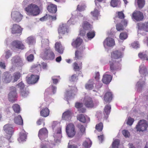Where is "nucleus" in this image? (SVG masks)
<instances>
[{"instance_id":"1","label":"nucleus","mask_w":148,"mask_h":148,"mask_svg":"<svg viewBox=\"0 0 148 148\" xmlns=\"http://www.w3.org/2000/svg\"><path fill=\"white\" fill-rule=\"evenodd\" d=\"M25 10L27 14L33 16H36L40 13V10L38 6L32 3L29 5L27 7L25 8Z\"/></svg>"},{"instance_id":"2","label":"nucleus","mask_w":148,"mask_h":148,"mask_svg":"<svg viewBox=\"0 0 148 148\" xmlns=\"http://www.w3.org/2000/svg\"><path fill=\"white\" fill-rule=\"evenodd\" d=\"M41 57L44 60H53L55 58L54 52L49 47L45 49L40 54Z\"/></svg>"},{"instance_id":"3","label":"nucleus","mask_w":148,"mask_h":148,"mask_svg":"<svg viewBox=\"0 0 148 148\" xmlns=\"http://www.w3.org/2000/svg\"><path fill=\"white\" fill-rule=\"evenodd\" d=\"M148 127V124L147 121L145 120L140 121L136 127L137 131L143 132L146 131Z\"/></svg>"},{"instance_id":"4","label":"nucleus","mask_w":148,"mask_h":148,"mask_svg":"<svg viewBox=\"0 0 148 148\" xmlns=\"http://www.w3.org/2000/svg\"><path fill=\"white\" fill-rule=\"evenodd\" d=\"M10 90L8 95V99L9 101L13 103L16 100L17 97L16 88L13 86L10 87Z\"/></svg>"},{"instance_id":"5","label":"nucleus","mask_w":148,"mask_h":148,"mask_svg":"<svg viewBox=\"0 0 148 148\" xmlns=\"http://www.w3.org/2000/svg\"><path fill=\"white\" fill-rule=\"evenodd\" d=\"M110 71L112 72L117 71L121 69L120 64L116 61L112 60L109 61Z\"/></svg>"},{"instance_id":"6","label":"nucleus","mask_w":148,"mask_h":148,"mask_svg":"<svg viewBox=\"0 0 148 148\" xmlns=\"http://www.w3.org/2000/svg\"><path fill=\"white\" fill-rule=\"evenodd\" d=\"M84 105L87 108H92L94 106V103L92 98L89 96L85 97L84 99Z\"/></svg>"},{"instance_id":"7","label":"nucleus","mask_w":148,"mask_h":148,"mask_svg":"<svg viewBox=\"0 0 148 148\" xmlns=\"http://www.w3.org/2000/svg\"><path fill=\"white\" fill-rule=\"evenodd\" d=\"M59 34L60 35L67 34L69 32V30L68 26L66 24L60 25L58 29Z\"/></svg>"},{"instance_id":"8","label":"nucleus","mask_w":148,"mask_h":148,"mask_svg":"<svg viewBox=\"0 0 148 148\" xmlns=\"http://www.w3.org/2000/svg\"><path fill=\"white\" fill-rule=\"evenodd\" d=\"M12 64L16 66L23 65V60L21 57L19 56H15L12 57L11 59Z\"/></svg>"},{"instance_id":"9","label":"nucleus","mask_w":148,"mask_h":148,"mask_svg":"<svg viewBox=\"0 0 148 148\" xmlns=\"http://www.w3.org/2000/svg\"><path fill=\"white\" fill-rule=\"evenodd\" d=\"M26 81L29 84H33L38 82L39 77L38 75L32 74L30 77H26Z\"/></svg>"},{"instance_id":"10","label":"nucleus","mask_w":148,"mask_h":148,"mask_svg":"<svg viewBox=\"0 0 148 148\" xmlns=\"http://www.w3.org/2000/svg\"><path fill=\"white\" fill-rule=\"evenodd\" d=\"M11 15L12 19L17 22L20 21L23 17V15L20 12L17 11L12 12Z\"/></svg>"},{"instance_id":"11","label":"nucleus","mask_w":148,"mask_h":148,"mask_svg":"<svg viewBox=\"0 0 148 148\" xmlns=\"http://www.w3.org/2000/svg\"><path fill=\"white\" fill-rule=\"evenodd\" d=\"M132 18L137 21H139L143 20L144 16L141 12L135 10L132 13Z\"/></svg>"},{"instance_id":"12","label":"nucleus","mask_w":148,"mask_h":148,"mask_svg":"<svg viewBox=\"0 0 148 148\" xmlns=\"http://www.w3.org/2000/svg\"><path fill=\"white\" fill-rule=\"evenodd\" d=\"M11 47L13 49H23L25 48V46L21 41L15 40L13 41L11 44Z\"/></svg>"},{"instance_id":"13","label":"nucleus","mask_w":148,"mask_h":148,"mask_svg":"<svg viewBox=\"0 0 148 148\" xmlns=\"http://www.w3.org/2000/svg\"><path fill=\"white\" fill-rule=\"evenodd\" d=\"M48 132L45 128L40 129L38 132V136L41 140H43L47 138L48 137Z\"/></svg>"},{"instance_id":"14","label":"nucleus","mask_w":148,"mask_h":148,"mask_svg":"<svg viewBox=\"0 0 148 148\" xmlns=\"http://www.w3.org/2000/svg\"><path fill=\"white\" fill-rule=\"evenodd\" d=\"M85 49V46L82 45L79 48V50H76L75 52V57L74 58L75 60H81L82 58V53L83 51Z\"/></svg>"},{"instance_id":"15","label":"nucleus","mask_w":148,"mask_h":148,"mask_svg":"<svg viewBox=\"0 0 148 148\" xmlns=\"http://www.w3.org/2000/svg\"><path fill=\"white\" fill-rule=\"evenodd\" d=\"M3 130L5 132L9 135V137H7V138L10 139L13 132V127L12 125L8 124L5 125L3 127Z\"/></svg>"},{"instance_id":"16","label":"nucleus","mask_w":148,"mask_h":148,"mask_svg":"<svg viewBox=\"0 0 148 148\" xmlns=\"http://www.w3.org/2000/svg\"><path fill=\"white\" fill-rule=\"evenodd\" d=\"M127 24V21L126 20H122L121 23H117L116 25V27L117 31H121L124 29V27H125Z\"/></svg>"},{"instance_id":"17","label":"nucleus","mask_w":148,"mask_h":148,"mask_svg":"<svg viewBox=\"0 0 148 148\" xmlns=\"http://www.w3.org/2000/svg\"><path fill=\"white\" fill-rule=\"evenodd\" d=\"M139 73L141 77H144L145 81V77L148 75V73L147 69L144 65L142 64L139 66Z\"/></svg>"},{"instance_id":"18","label":"nucleus","mask_w":148,"mask_h":148,"mask_svg":"<svg viewBox=\"0 0 148 148\" xmlns=\"http://www.w3.org/2000/svg\"><path fill=\"white\" fill-rule=\"evenodd\" d=\"M137 25L138 30L148 32V21L144 23H137Z\"/></svg>"},{"instance_id":"19","label":"nucleus","mask_w":148,"mask_h":148,"mask_svg":"<svg viewBox=\"0 0 148 148\" xmlns=\"http://www.w3.org/2000/svg\"><path fill=\"white\" fill-rule=\"evenodd\" d=\"M12 79V76L8 72H4L2 75V80L3 82L5 83L10 82Z\"/></svg>"},{"instance_id":"20","label":"nucleus","mask_w":148,"mask_h":148,"mask_svg":"<svg viewBox=\"0 0 148 148\" xmlns=\"http://www.w3.org/2000/svg\"><path fill=\"white\" fill-rule=\"evenodd\" d=\"M11 29V32L12 34L21 33L23 29L20 26L17 24H13Z\"/></svg>"},{"instance_id":"21","label":"nucleus","mask_w":148,"mask_h":148,"mask_svg":"<svg viewBox=\"0 0 148 148\" xmlns=\"http://www.w3.org/2000/svg\"><path fill=\"white\" fill-rule=\"evenodd\" d=\"M83 42L82 39L79 38H77L73 40L71 43V45L74 48L78 49L82 45Z\"/></svg>"},{"instance_id":"22","label":"nucleus","mask_w":148,"mask_h":148,"mask_svg":"<svg viewBox=\"0 0 148 148\" xmlns=\"http://www.w3.org/2000/svg\"><path fill=\"white\" fill-rule=\"evenodd\" d=\"M122 57V53L121 51L116 50L113 51L111 53L112 60L114 59L121 58Z\"/></svg>"},{"instance_id":"23","label":"nucleus","mask_w":148,"mask_h":148,"mask_svg":"<svg viewBox=\"0 0 148 148\" xmlns=\"http://www.w3.org/2000/svg\"><path fill=\"white\" fill-rule=\"evenodd\" d=\"M47 9L49 12L55 14L56 13L57 10V6L55 4L49 3L48 5Z\"/></svg>"},{"instance_id":"24","label":"nucleus","mask_w":148,"mask_h":148,"mask_svg":"<svg viewBox=\"0 0 148 148\" xmlns=\"http://www.w3.org/2000/svg\"><path fill=\"white\" fill-rule=\"evenodd\" d=\"M104 45H105L110 47L114 46L115 45V42L114 39L109 37L107 38L104 41Z\"/></svg>"},{"instance_id":"25","label":"nucleus","mask_w":148,"mask_h":148,"mask_svg":"<svg viewBox=\"0 0 148 148\" xmlns=\"http://www.w3.org/2000/svg\"><path fill=\"white\" fill-rule=\"evenodd\" d=\"M113 95L112 92L108 91L106 92L104 97V100L107 103H110L112 100Z\"/></svg>"},{"instance_id":"26","label":"nucleus","mask_w":148,"mask_h":148,"mask_svg":"<svg viewBox=\"0 0 148 148\" xmlns=\"http://www.w3.org/2000/svg\"><path fill=\"white\" fill-rule=\"evenodd\" d=\"M55 49L56 51L60 54L63 53L64 49L62 46L60 42H57L55 44Z\"/></svg>"},{"instance_id":"27","label":"nucleus","mask_w":148,"mask_h":148,"mask_svg":"<svg viewBox=\"0 0 148 148\" xmlns=\"http://www.w3.org/2000/svg\"><path fill=\"white\" fill-rule=\"evenodd\" d=\"M112 77L110 75L104 74L103 76L102 81L104 84H109L112 80Z\"/></svg>"},{"instance_id":"28","label":"nucleus","mask_w":148,"mask_h":148,"mask_svg":"<svg viewBox=\"0 0 148 148\" xmlns=\"http://www.w3.org/2000/svg\"><path fill=\"white\" fill-rule=\"evenodd\" d=\"M49 110L48 108H43L40 111V115L43 117H46L49 115Z\"/></svg>"},{"instance_id":"29","label":"nucleus","mask_w":148,"mask_h":148,"mask_svg":"<svg viewBox=\"0 0 148 148\" xmlns=\"http://www.w3.org/2000/svg\"><path fill=\"white\" fill-rule=\"evenodd\" d=\"M27 134L24 131H22L20 134L19 137L18 138V141L19 142L25 141L27 138Z\"/></svg>"},{"instance_id":"30","label":"nucleus","mask_w":148,"mask_h":148,"mask_svg":"<svg viewBox=\"0 0 148 148\" xmlns=\"http://www.w3.org/2000/svg\"><path fill=\"white\" fill-rule=\"evenodd\" d=\"M84 30H90L92 28V25L87 21L83 22L82 25Z\"/></svg>"},{"instance_id":"31","label":"nucleus","mask_w":148,"mask_h":148,"mask_svg":"<svg viewBox=\"0 0 148 148\" xmlns=\"http://www.w3.org/2000/svg\"><path fill=\"white\" fill-rule=\"evenodd\" d=\"M14 123L20 125L23 124V120L20 115L15 117L14 119Z\"/></svg>"},{"instance_id":"32","label":"nucleus","mask_w":148,"mask_h":148,"mask_svg":"<svg viewBox=\"0 0 148 148\" xmlns=\"http://www.w3.org/2000/svg\"><path fill=\"white\" fill-rule=\"evenodd\" d=\"M138 56L142 59L148 60V53L147 51L145 52L139 53L138 54Z\"/></svg>"},{"instance_id":"33","label":"nucleus","mask_w":148,"mask_h":148,"mask_svg":"<svg viewBox=\"0 0 148 148\" xmlns=\"http://www.w3.org/2000/svg\"><path fill=\"white\" fill-rule=\"evenodd\" d=\"M71 111L69 110H67L63 113L62 118L66 120L71 117Z\"/></svg>"},{"instance_id":"34","label":"nucleus","mask_w":148,"mask_h":148,"mask_svg":"<svg viewBox=\"0 0 148 148\" xmlns=\"http://www.w3.org/2000/svg\"><path fill=\"white\" fill-rule=\"evenodd\" d=\"M95 36V32L94 30L90 31L86 34V36L88 39L91 40Z\"/></svg>"},{"instance_id":"35","label":"nucleus","mask_w":148,"mask_h":148,"mask_svg":"<svg viewBox=\"0 0 148 148\" xmlns=\"http://www.w3.org/2000/svg\"><path fill=\"white\" fill-rule=\"evenodd\" d=\"M12 108L14 112L17 113H19L21 111L20 106L17 104H14L12 106Z\"/></svg>"},{"instance_id":"36","label":"nucleus","mask_w":148,"mask_h":148,"mask_svg":"<svg viewBox=\"0 0 148 148\" xmlns=\"http://www.w3.org/2000/svg\"><path fill=\"white\" fill-rule=\"evenodd\" d=\"M116 16L114 17V19L116 20L117 17L121 19H123L125 16L122 11L118 12H116Z\"/></svg>"},{"instance_id":"37","label":"nucleus","mask_w":148,"mask_h":148,"mask_svg":"<svg viewBox=\"0 0 148 148\" xmlns=\"http://www.w3.org/2000/svg\"><path fill=\"white\" fill-rule=\"evenodd\" d=\"M92 143L91 141L89 139H87L83 142L82 145L85 148H89L91 147Z\"/></svg>"},{"instance_id":"38","label":"nucleus","mask_w":148,"mask_h":148,"mask_svg":"<svg viewBox=\"0 0 148 148\" xmlns=\"http://www.w3.org/2000/svg\"><path fill=\"white\" fill-rule=\"evenodd\" d=\"M90 81V80H89L88 82L85 85L86 88L89 90H92L94 87L93 82L92 81L91 82Z\"/></svg>"},{"instance_id":"39","label":"nucleus","mask_w":148,"mask_h":148,"mask_svg":"<svg viewBox=\"0 0 148 148\" xmlns=\"http://www.w3.org/2000/svg\"><path fill=\"white\" fill-rule=\"evenodd\" d=\"M77 118L78 120L81 122L85 123L86 122V119L85 116L83 114H80L77 116Z\"/></svg>"},{"instance_id":"40","label":"nucleus","mask_w":148,"mask_h":148,"mask_svg":"<svg viewBox=\"0 0 148 148\" xmlns=\"http://www.w3.org/2000/svg\"><path fill=\"white\" fill-rule=\"evenodd\" d=\"M120 144V140L118 139H116L114 140L112 144V148H118Z\"/></svg>"},{"instance_id":"41","label":"nucleus","mask_w":148,"mask_h":148,"mask_svg":"<svg viewBox=\"0 0 148 148\" xmlns=\"http://www.w3.org/2000/svg\"><path fill=\"white\" fill-rule=\"evenodd\" d=\"M137 1L138 8L141 9L143 7L145 4V0H136Z\"/></svg>"},{"instance_id":"42","label":"nucleus","mask_w":148,"mask_h":148,"mask_svg":"<svg viewBox=\"0 0 148 148\" xmlns=\"http://www.w3.org/2000/svg\"><path fill=\"white\" fill-rule=\"evenodd\" d=\"M32 68L36 72H39L41 71V65L40 64L34 65L32 66Z\"/></svg>"},{"instance_id":"43","label":"nucleus","mask_w":148,"mask_h":148,"mask_svg":"<svg viewBox=\"0 0 148 148\" xmlns=\"http://www.w3.org/2000/svg\"><path fill=\"white\" fill-rule=\"evenodd\" d=\"M29 92L25 89L21 90L20 92V95L23 98H25L28 96Z\"/></svg>"},{"instance_id":"44","label":"nucleus","mask_w":148,"mask_h":148,"mask_svg":"<svg viewBox=\"0 0 148 148\" xmlns=\"http://www.w3.org/2000/svg\"><path fill=\"white\" fill-rule=\"evenodd\" d=\"M14 77V82L17 81L21 77V73L18 72H15L13 75Z\"/></svg>"},{"instance_id":"45","label":"nucleus","mask_w":148,"mask_h":148,"mask_svg":"<svg viewBox=\"0 0 148 148\" xmlns=\"http://www.w3.org/2000/svg\"><path fill=\"white\" fill-rule=\"evenodd\" d=\"M66 133L69 137H73L76 133L75 128L73 129V130H69V131L66 132Z\"/></svg>"},{"instance_id":"46","label":"nucleus","mask_w":148,"mask_h":148,"mask_svg":"<svg viewBox=\"0 0 148 148\" xmlns=\"http://www.w3.org/2000/svg\"><path fill=\"white\" fill-rule=\"evenodd\" d=\"M103 127V124L102 122H100L97 124L95 126V129L98 132L102 131Z\"/></svg>"},{"instance_id":"47","label":"nucleus","mask_w":148,"mask_h":148,"mask_svg":"<svg viewBox=\"0 0 148 148\" xmlns=\"http://www.w3.org/2000/svg\"><path fill=\"white\" fill-rule=\"evenodd\" d=\"M27 42L29 45L35 43V40L32 36L28 37L27 39Z\"/></svg>"},{"instance_id":"48","label":"nucleus","mask_w":148,"mask_h":148,"mask_svg":"<svg viewBox=\"0 0 148 148\" xmlns=\"http://www.w3.org/2000/svg\"><path fill=\"white\" fill-rule=\"evenodd\" d=\"M42 46L43 47H45L49 46V41L48 39H42L41 41Z\"/></svg>"},{"instance_id":"49","label":"nucleus","mask_w":148,"mask_h":148,"mask_svg":"<svg viewBox=\"0 0 148 148\" xmlns=\"http://www.w3.org/2000/svg\"><path fill=\"white\" fill-rule=\"evenodd\" d=\"M85 4L84 3H81L77 5V10L79 12L85 10Z\"/></svg>"},{"instance_id":"50","label":"nucleus","mask_w":148,"mask_h":148,"mask_svg":"<svg viewBox=\"0 0 148 148\" xmlns=\"http://www.w3.org/2000/svg\"><path fill=\"white\" fill-rule=\"evenodd\" d=\"M111 107L110 105H107L104 108V111L107 115L109 114L110 112Z\"/></svg>"},{"instance_id":"51","label":"nucleus","mask_w":148,"mask_h":148,"mask_svg":"<svg viewBox=\"0 0 148 148\" xmlns=\"http://www.w3.org/2000/svg\"><path fill=\"white\" fill-rule=\"evenodd\" d=\"M128 37L127 33L126 32L121 33L119 35V38L121 40H125Z\"/></svg>"},{"instance_id":"52","label":"nucleus","mask_w":148,"mask_h":148,"mask_svg":"<svg viewBox=\"0 0 148 148\" xmlns=\"http://www.w3.org/2000/svg\"><path fill=\"white\" fill-rule=\"evenodd\" d=\"M75 128V126L73 124L69 123L66 127V132L68 131L69 130H73Z\"/></svg>"},{"instance_id":"53","label":"nucleus","mask_w":148,"mask_h":148,"mask_svg":"<svg viewBox=\"0 0 148 148\" xmlns=\"http://www.w3.org/2000/svg\"><path fill=\"white\" fill-rule=\"evenodd\" d=\"M75 107L78 110L81 108L83 107V104L82 103L79 102H76L75 104Z\"/></svg>"},{"instance_id":"54","label":"nucleus","mask_w":148,"mask_h":148,"mask_svg":"<svg viewBox=\"0 0 148 148\" xmlns=\"http://www.w3.org/2000/svg\"><path fill=\"white\" fill-rule=\"evenodd\" d=\"M73 70L75 71H79L80 70V67L78 65L77 63L76 62H75L73 64Z\"/></svg>"},{"instance_id":"55","label":"nucleus","mask_w":148,"mask_h":148,"mask_svg":"<svg viewBox=\"0 0 148 148\" xmlns=\"http://www.w3.org/2000/svg\"><path fill=\"white\" fill-rule=\"evenodd\" d=\"M78 79V76L76 74H74L72 75L70 78V80L71 82H75Z\"/></svg>"},{"instance_id":"56","label":"nucleus","mask_w":148,"mask_h":148,"mask_svg":"<svg viewBox=\"0 0 148 148\" xmlns=\"http://www.w3.org/2000/svg\"><path fill=\"white\" fill-rule=\"evenodd\" d=\"M118 1L119 0H112L110 2L111 5L114 7H116L118 5Z\"/></svg>"},{"instance_id":"57","label":"nucleus","mask_w":148,"mask_h":148,"mask_svg":"<svg viewBox=\"0 0 148 148\" xmlns=\"http://www.w3.org/2000/svg\"><path fill=\"white\" fill-rule=\"evenodd\" d=\"M122 133L124 136L127 138L128 137L130 136V134L129 131L126 130H124L122 131Z\"/></svg>"},{"instance_id":"58","label":"nucleus","mask_w":148,"mask_h":148,"mask_svg":"<svg viewBox=\"0 0 148 148\" xmlns=\"http://www.w3.org/2000/svg\"><path fill=\"white\" fill-rule=\"evenodd\" d=\"M134 121V119L133 118H131L130 117H129L127 119V124L129 125H131L133 123Z\"/></svg>"},{"instance_id":"59","label":"nucleus","mask_w":148,"mask_h":148,"mask_svg":"<svg viewBox=\"0 0 148 148\" xmlns=\"http://www.w3.org/2000/svg\"><path fill=\"white\" fill-rule=\"evenodd\" d=\"M78 127L79 129L81 132L83 134L85 132V129L84 126L81 124H79L78 125Z\"/></svg>"},{"instance_id":"60","label":"nucleus","mask_w":148,"mask_h":148,"mask_svg":"<svg viewBox=\"0 0 148 148\" xmlns=\"http://www.w3.org/2000/svg\"><path fill=\"white\" fill-rule=\"evenodd\" d=\"M91 13L93 16L95 17H97L99 14L98 10L96 9H95L94 11L92 12Z\"/></svg>"},{"instance_id":"61","label":"nucleus","mask_w":148,"mask_h":148,"mask_svg":"<svg viewBox=\"0 0 148 148\" xmlns=\"http://www.w3.org/2000/svg\"><path fill=\"white\" fill-rule=\"evenodd\" d=\"M45 119L43 118H40L36 122V124L38 125H41L42 123H43L44 125L45 124L44 122Z\"/></svg>"},{"instance_id":"62","label":"nucleus","mask_w":148,"mask_h":148,"mask_svg":"<svg viewBox=\"0 0 148 148\" xmlns=\"http://www.w3.org/2000/svg\"><path fill=\"white\" fill-rule=\"evenodd\" d=\"M16 86H18V87L20 88V91L21 90H23V89L25 86L24 84L22 82L19 83L16 85Z\"/></svg>"},{"instance_id":"63","label":"nucleus","mask_w":148,"mask_h":148,"mask_svg":"<svg viewBox=\"0 0 148 148\" xmlns=\"http://www.w3.org/2000/svg\"><path fill=\"white\" fill-rule=\"evenodd\" d=\"M132 47L135 49H137L139 47V45L137 42H134L131 44Z\"/></svg>"},{"instance_id":"64","label":"nucleus","mask_w":148,"mask_h":148,"mask_svg":"<svg viewBox=\"0 0 148 148\" xmlns=\"http://www.w3.org/2000/svg\"><path fill=\"white\" fill-rule=\"evenodd\" d=\"M12 53L10 52L9 50L7 51L6 52L5 58L6 59H8L10 56H12Z\"/></svg>"}]
</instances>
